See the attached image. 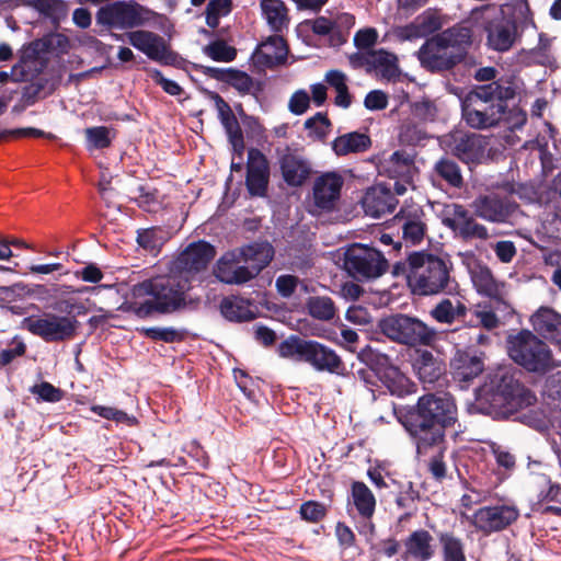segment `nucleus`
I'll use <instances>...</instances> for the list:
<instances>
[{"label": "nucleus", "instance_id": "de8ad7c7", "mask_svg": "<svg viewBox=\"0 0 561 561\" xmlns=\"http://www.w3.org/2000/svg\"><path fill=\"white\" fill-rule=\"evenodd\" d=\"M309 314L316 319L329 321L335 316V307L329 297H311L307 302Z\"/></svg>", "mask_w": 561, "mask_h": 561}, {"label": "nucleus", "instance_id": "a878e982", "mask_svg": "<svg viewBox=\"0 0 561 561\" xmlns=\"http://www.w3.org/2000/svg\"><path fill=\"white\" fill-rule=\"evenodd\" d=\"M209 96L216 104L220 122L228 135L233 151L241 156L244 150V138L237 117L229 104L217 92H209Z\"/></svg>", "mask_w": 561, "mask_h": 561}, {"label": "nucleus", "instance_id": "9d476101", "mask_svg": "<svg viewBox=\"0 0 561 561\" xmlns=\"http://www.w3.org/2000/svg\"><path fill=\"white\" fill-rule=\"evenodd\" d=\"M343 267L356 280L359 276L378 278L388 270L389 264L377 249L356 243L345 251Z\"/></svg>", "mask_w": 561, "mask_h": 561}, {"label": "nucleus", "instance_id": "393cba45", "mask_svg": "<svg viewBox=\"0 0 561 561\" xmlns=\"http://www.w3.org/2000/svg\"><path fill=\"white\" fill-rule=\"evenodd\" d=\"M377 168L380 175L413 182L415 173L414 156L405 150H397L388 158L380 160Z\"/></svg>", "mask_w": 561, "mask_h": 561}, {"label": "nucleus", "instance_id": "ddd939ff", "mask_svg": "<svg viewBox=\"0 0 561 561\" xmlns=\"http://www.w3.org/2000/svg\"><path fill=\"white\" fill-rule=\"evenodd\" d=\"M26 329L46 342H59L71 339L77 329V321L69 317L46 314L42 318L27 319Z\"/></svg>", "mask_w": 561, "mask_h": 561}, {"label": "nucleus", "instance_id": "79ce46f5", "mask_svg": "<svg viewBox=\"0 0 561 561\" xmlns=\"http://www.w3.org/2000/svg\"><path fill=\"white\" fill-rule=\"evenodd\" d=\"M435 173L449 186L460 188L463 186L461 170L456 161L448 157L440 158L434 165Z\"/></svg>", "mask_w": 561, "mask_h": 561}, {"label": "nucleus", "instance_id": "603ef678", "mask_svg": "<svg viewBox=\"0 0 561 561\" xmlns=\"http://www.w3.org/2000/svg\"><path fill=\"white\" fill-rule=\"evenodd\" d=\"M145 335L165 343L181 342L185 339V332L174 328H147L142 330Z\"/></svg>", "mask_w": 561, "mask_h": 561}, {"label": "nucleus", "instance_id": "2f4dec72", "mask_svg": "<svg viewBox=\"0 0 561 561\" xmlns=\"http://www.w3.org/2000/svg\"><path fill=\"white\" fill-rule=\"evenodd\" d=\"M255 249L253 247H242L240 249H233L224 253L216 262L213 273L216 280H228L229 276L232 275L238 264L242 263L243 256L255 255Z\"/></svg>", "mask_w": 561, "mask_h": 561}, {"label": "nucleus", "instance_id": "a19ab883", "mask_svg": "<svg viewBox=\"0 0 561 561\" xmlns=\"http://www.w3.org/2000/svg\"><path fill=\"white\" fill-rule=\"evenodd\" d=\"M442 547V561H467L462 540L450 531L438 534Z\"/></svg>", "mask_w": 561, "mask_h": 561}, {"label": "nucleus", "instance_id": "13d9d810", "mask_svg": "<svg viewBox=\"0 0 561 561\" xmlns=\"http://www.w3.org/2000/svg\"><path fill=\"white\" fill-rule=\"evenodd\" d=\"M433 449H436L437 454L430 460L428 470L436 480L442 481L447 476V466L444 461L445 443L442 447H434Z\"/></svg>", "mask_w": 561, "mask_h": 561}, {"label": "nucleus", "instance_id": "3c124183", "mask_svg": "<svg viewBox=\"0 0 561 561\" xmlns=\"http://www.w3.org/2000/svg\"><path fill=\"white\" fill-rule=\"evenodd\" d=\"M88 148L105 149L112 144L110 128L106 126L89 127L84 130Z\"/></svg>", "mask_w": 561, "mask_h": 561}, {"label": "nucleus", "instance_id": "37998d69", "mask_svg": "<svg viewBox=\"0 0 561 561\" xmlns=\"http://www.w3.org/2000/svg\"><path fill=\"white\" fill-rule=\"evenodd\" d=\"M24 3L54 22L67 15V5L61 0H24Z\"/></svg>", "mask_w": 561, "mask_h": 561}, {"label": "nucleus", "instance_id": "dca6fc26", "mask_svg": "<svg viewBox=\"0 0 561 561\" xmlns=\"http://www.w3.org/2000/svg\"><path fill=\"white\" fill-rule=\"evenodd\" d=\"M270 183V163L265 154L251 148L248 151L245 186L251 196L264 197Z\"/></svg>", "mask_w": 561, "mask_h": 561}, {"label": "nucleus", "instance_id": "69168bd1", "mask_svg": "<svg viewBox=\"0 0 561 561\" xmlns=\"http://www.w3.org/2000/svg\"><path fill=\"white\" fill-rule=\"evenodd\" d=\"M445 284L446 283H408V286L414 296H428L443 291Z\"/></svg>", "mask_w": 561, "mask_h": 561}, {"label": "nucleus", "instance_id": "aec40b11", "mask_svg": "<svg viewBox=\"0 0 561 561\" xmlns=\"http://www.w3.org/2000/svg\"><path fill=\"white\" fill-rule=\"evenodd\" d=\"M278 163L283 180L290 187L302 186L312 173L310 161L289 147L279 154Z\"/></svg>", "mask_w": 561, "mask_h": 561}, {"label": "nucleus", "instance_id": "a211bd4d", "mask_svg": "<svg viewBox=\"0 0 561 561\" xmlns=\"http://www.w3.org/2000/svg\"><path fill=\"white\" fill-rule=\"evenodd\" d=\"M443 224L465 241L486 240L489 232L485 226L476 221L469 210L462 205L455 204L450 216L443 219Z\"/></svg>", "mask_w": 561, "mask_h": 561}, {"label": "nucleus", "instance_id": "f704fd0d", "mask_svg": "<svg viewBox=\"0 0 561 561\" xmlns=\"http://www.w3.org/2000/svg\"><path fill=\"white\" fill-rule=\"evenodd\" d=\"M454 377L459 381H470L483 370V363L477 356L457 353L450 363Z\"/></svg>", "mask_w": 561, "mask_h": 561}, {"label": "nucleus", "instance_id": "f03ea898", "mask_svg": "<svg viewBox=\"0 0 561 561\" xmlns=\"http://www.w3.org/2000/svg\"><path fill=\"white\" fill-rule=\"evenodd\" d=\"M499 70L492 66L476 70L474 84L461 99V116L465 123L478 130L495 128L513 113L511 104L518 95V85L514 77L496 78Z\"/></svg>", "mask_w": 561, "mask_h": 561}, {"label": "nucleus", "instance_id": "680f3d73", "mask_svg": "<svg viewBox=\"0 0 561 561\" xmlns=\"http://www.w3.org/2000/svg\"><path fill=\"white\" fill-rule=\"evenodd\" d=\"M378 39V33L375 28L368 27L359 30L355 33L354 45L358 49H368L373 47Z\"/></svg>", "mask_w": 561, "mask_h": 561}, {"label": "nucleus", "instance_id": "c9c22d12", "mask_svg": "<svg viewBox=\"0 0 561 561\" xmlns=\"http://www.w3.org/2000/svg\"><path fill=\"white\" fill-rule=\"evenodd\" d=\"M219 308L222 317L229 321L243 322L255 317L249 300L236 296L224 298Z\"/></svg>", "mask_w": 561, "mask_h": 561}, {"label": "nucleus", "instance_id": "b1692460", "mask_svg": "<svg viewBox=\"0 0 561 561\" xmlns=\"http://www.w3.org/2000/svg\"><path fill=\"white\" fill-rule=\"evenodd\" d=\"M306 363L317 371L335 375H344L346 369L341 356L334 350L314 340H311Z\"/></svg>", "mask_w": 561, "mask_h": 561}, {"label": "nucleus", "instance_id": "5701e85b", "mask_svg": "<svg viewBox=\"0 0 561 561\" xmlns=\"http://www.w3.org/2000/svg\"><path fill=\"white\" fill-rule=\"evenodd\" d=\"M398 205V199L390 187L376 185L369 187L362 198V206L366 215L380 218L391 214Z\"/></svg>", "mask_w": 561, "mask_h": 561}, {"label": "nucleus", "instance_id": "1a4fd4ad", "mask_svg": "<svg viewBox=\"0 0 561 561\" xmlns=\"http://www.w3.org/2000/svg\"><path fill=\"white\" fill-rule=\"evenodd\" d=\"M357 358L377 370L380 381L392 396L403 398L416 392L415 382L397 366L390 364L387 355L367 345L358 352Z\"/></svg>", "mask_w": 561, "mask_h": 561}, {"label": "nucleus", "instance_id": "0e129e2a", "mask_svg": "<svg viewBox=\"0 0 561 561\" xmlns=\"http://www.w3.org/2000/svg\"><path fill=\"white\" fill-rule=\"evenodd\" d=\"M310 104V96L305 90L296 91L289 100V111L295 115L304 114Z\"/></svg>", "mask_w": 561, "mask_h": 561}, {"label": "nucleus", "instance_id": "4468645a", "mask_svg": "<svg viewBox=\"0 0 561 561\" xmlns=\"http://www.w3.org/2000/svg\"><path fill=\"white\" fill-rule=\"evenodd\" d=\"M193 68L208 78L229 84L242 95L252 93L256 98L262 91L261 83L255 82L245 71L236 68H216L199 64H193Z\"/></svg>", "mask_w": 561, "mask_h": 561}, {"label": "nucleus", "instance_id": "774afa93", "mask_svg": "<svg viewBox=\"0 0 561 561\" xmlns=\"http://www.w3.org/2000/svg\"><path fill=\"white\" fill-rule=\"evenodd\" d=\"M548 199L553 204L556 211L561 214V173H558L550 182L547 191Z\"/></svg>", "mask_w": 561, "mask_h": 561}, {"label": "nucleus", "instance_id": "4c0bfd02", "mask_svg": "<svg viewBox=\"0 0 561 561\" xmlns=\"http://www.w3.org/2000/svg\"><path fill=\"white\" fill-rule=\"evenodd\" d=\"M13 273L19 275H33V276H69L71 273L61 263H27L21 264L14 262L12 265Z\"/></svg>", "mask_w": 561, "mask_h": 561}, {"label": "nucleus", "instance_id": "4be33fe9", "mask_svg": "<svg viewBox=\"0 0 561 561\" xmlns=\"http://www.w3.org/2000/svg\"><path fill=\"white\" fill-rule=\"evenodd\" d=\"M248 247L255 249V255L243 256V265L238 264L229 280H252L266 267L273 259L274 249L268 243H252Z\"/></svg>", "mask_w": 561, "mask_h": 561}, {"label": "nucleus", "instance_id": "7c9ffc66", "mask_svg": "<svg viewBox=\"0 0 561 561\" xmlns=\"http://www.w3.org/2000/svg\"><path fill=\"white\" fill-rule=\"evenodd\" d=\"M413 369L421 382L432 385L444 374V367L434 355L426 350L417 351L413 362Z\"/></svg>", "mask_w": 561, "mask_h": 561}, {"label": "nucleus", "instance_id": "ea45409f", "mask_svg": "<svg viewBox=\"0 0 561 561\" xmlns=\"http://www.w3.org/2000/svg\"><path fill=\"white\" fill-rule=\"evenodd\" d=\"M261 8L273 32L278 33L287 27L289 23L287 8L282 0H262Z\"/></svg>", "mask_w": 561, "mask_h": 561}, {"label": "nucleus", "instance_id": "39448f33", "mask_svg": "<svg viewBox=\"0 0 561 561\" xmlns=\"http://www.w3.org/2000/svg\"><path fill=\"white\" fill-rule=\"evenodd\" d=\"M186 283H138L133 287L128 309L139 317L170 313L185 305Z\"/></svg>", "mask_w": 561, "mask_h": 561}, {"label": "nucleus", "instance_id": "c85d7f7f", "mask_svg": "<svg viewBox=\"0 0 561 561\" xmlns=\"http://www.w3.org/2000/svg\"><path fill=\"white\" fill-rule=\"evenodd\" d=\"M534 329L552 342L561 344V316L548 307H541L533 317Z\"/></svg>", "mask_w": 561, "mask_h": 561}, {"label": "nucleus", "instance_id": "052dcab7", "mask_svg": "<svg viewBox=\"0 0 561 561\" xmlns=\"http://www.w3.org/2000/svg\"><path fill=\"white\" fill-rule=\"evenodd\" d=\"M46 80L39 79L36 82H32L23 87L21 100L24 103V106H31L37 102L42 91L46 87Z\"/></svg>", "mask_w": 561, "mask_h": 561}, {"label": "nucleus", "instance_id": "864d4df0", "mask_svg": "<svg viewBox=\"0 0 561 561\" xmlns=\"http://www.w3.org/2000/svg\"><path fill=\"white\" fill-rule=\"evenodd\" d=\"M149 77L162 88V90L173 96L181 95L183 93V89L175 81L164 78L163 73L156 68L147 69Z\"/></svg>", "mask_w": 561, "mask_h": 561}, {"label": "nucleus", "instance_id": "423d86ee", "mask_svg": "<svg viewBox=\"0 0 561 561\" xmlns=\"http://www.w3.org/2000/svg\"><path fill=\"white\" fill-rule=\"evenodd\" d=\"M472 22L486 34V46L495 51H508L517 38V24L494 4H485L471 11Z\"/></svg>", "mask_w": 561, "mask_h": 561}, {"label": "nucleus", "instance_id": "bf43d9fd", "mask_svg": "<svg viewBox=\"0 0 561 561\" xmlns=\"http://www.w3.org/2000/svg\"><path fill=\"white\" fill-rule=\"evenodd\" d=\"M325 514V506L314 501L306 502L300 506L301 517L311 523L320 522Z\"/></svg>", "mask_w": 561, "mask_h": 561}, {"label": "nucleus", "instance_id": "c756f323", "mask_svg": "<svg viewBox=\"0 0 561 561\" xmlns=\"http://www.w3.org/2000/svg\"><path fill=\"white\" fill-rule=\"evenodd\" d=\"M170 239L171 233L168 229L152 226L138 229L136 242L142 251L156 257Z\"/></svg>", "mask_w": 561, "mask_h": 561}, {"label": "nucleus", "instance_id": "0eeeda50", "mask_svg": "<svg viewBox=\"0 0 561 561\" xmlns=\"http://www.w3.org/2000/svg\"><path fill=\"white\" fill-rule=\"evenodd\" d=\"M507 352L528 371L546 373L556 366L547 344L528 330L507 337Z\"/></svg>", "mask_w": 561, "mask_h": 561}, {"label": "nucleus", "instance_id": "7ed1b4c3", "mask_svg": "<svg viewBox=\"0 0 561 561\" xmlns=\"http://www.w3.org/2000/svg\"><path fill=\"white\" fill-rule=\"evenodd\" d=\"M400 423L413 437L419 455H427L445 443V430L457 422V407L448 393H426Z\"/></svg>", "mask_w": 561, "mask_h": 561}, {"label": "nucleus", "instance_id": "a18cd8bd", "mask_svg": "<svg viewBox=\"0 0 561 561\" xmlns=\"http://www.w3.org/2000/svg\"><path fill=\"white\" fill-rule=\"evenodd\" d=\"M203 53L217 62H231L237 58V48L224 39H215L203 48Z\"/></svg>", "mask_w": 561, "mask_h": 561}, {"label": "nucleus", "instance_id": "6e6d98bb", "mask_svg": "<svg viewBox=\"0 0 561 561\" xmlns=\"http://www.w3.org/2000/svg\"><path fill=\"white\" fill-rule=\"evenodd\" d=\"M426 226L419 219H409L402 227L403 238L413 244L420 243L425 234Z\"/></svg>", "mask_w": 561, "mask_h": 561}, {"label": "nucleus", "instance_id": "cd10ccee", "mask_svg": "<svg viewBox=\"0 0 561 561\" xmlns=\"http://www.w3.org/2000/svg\"><path fill=\"white\" fill-rule=\"evenodd\" d=\"M439 38L445 42L447 48H449L455 55H460V61L462 62L468 50L473 43V32L470 27L462 24H455L439 33Z\"/></svg>", "mask_w": 561, "mask_h": 561}, {"label": "nucleus", "instance_id": "5fc2aeb1", "mask_svg": "<svg viewBox=\"0 0 561 561\" xmlns=\"http://www.w3.org/2000/svg\"><path fill=\"white\" fill-rule=\"evenodd\" d=\"M432 254L426 253L424 251L412 252L409 254L407 261L409 265V272L412 274L414 278L420 279L421 274L424 273V268H426L427 263L431 259Z\"/></svg>", "mask_w": 561, "mask_h": 561}, {"label": "nucleus", "instance_id": "49530a36", "mask_svg": "<svg viewBox=\"0 0 561 561\" xmlns=\"http://www.w3.org/2000/svg\"><path fill=\"white\" fill-rule=\"evenodd\" d=\"M397 56L385 49L370 50V67L379 70L385 77L394 76L398 70Z\"/></svg>", "mask_w": 561, "mask_h": 561}, {"label": "nucleus", "instance_id": "58836bf2", "mask_svg": "<svg viewBox=\"0 0 561 561\" xmlns=\"http://www.w3.org/2000/svg\"><path fill=\"white\" fill-rule=\"evenodd\" d=\"M352 501L356 511L363 518H371L376 508V499L373 492L364 482H353Z\"/></svg>", "mask_w": 561, "mask_h": 561}, {"label": "nucleus", "instance_id": "e433bc0d", "mask_svg": "<svg viewBox=\"0 0 561 561\" xmlns=\"http://www.w3.org/2000/svg\"><path fill=\"white\" fill-rule=\"evenodd\" d=\"M310 344L311 340L289 335L278 344L277 353L282 358L306 363Z\"/></svg>", "mask_w": 561, "mask_h": 561}, {"label": "nucleus", "instance_id": "bb28decb", "mask_svg": "<svg viewBox=\"0 0 561 561\" xmlns=\"http://www.w3.org/2000/svg\"><path fill=\"white\" fill-rule=\"evenodd\" d=\"M404 561H430L435 556L434 537L425 529L412 531L403 541Z\"/></svg>", "mask_w": 561, "mask_h": 561}, {"label": "nucleus", "instance_id": "f3484780", "mask_svg": "<svg viewBox=\"0 0 561 561\" xmlns=\"http://www.w3.org/2000/svg\"><path fill=\"white\" fill-rule=\"evenodd\" d=\"M474 214L490 222H507L518 208L508 197L497 194L479 196L473 202Z\"/></svg>", "mask_w": 561, "mask_h": 561}, {"label": "nucleus", "instance_id": "338daca9", "mask_svg": "<svg viewBox=\"0 0 561 561\" xmlns=\"http://www.w3.org/2000/svg\"><path fill=\"white\" fill-rule=\"evenodd\" d=\"M425 138V133L414 124L404 125L400 131V140L408 145H416Z\"/></svg>", "mask_w": 561, "mask_h": 561}, {"label": "nucleus", "instance_id": "9b49d317", "mask_svg": "<svg viewBox=\"0 0 561 561\" xmlns=\"http://www.w3.org/2000/svg\"><path fill=\"white\" fill-rule=\"evenodd\" d=\"M217 250L206 240L188 243L178 256L167 263L169 277H181L184 274H197L205 271L215 259Z\"/></svg>", "mask_w": 561, "mask_h": 561}, {"label": "nucleus", "instance_id": "72a5a7b5", "mask_svg": "<svg viewBox=\"0 0 561 561\" xmlns=\"http://www.w3.org/2000/svg\"><path fill=\"white\" fill-rule=\"evenodd\" d=\"M264 50L259 54V60L267 68H273L286 62L288 45L283 36L272 35L261 45Z\"/></svg>", "mask_w": 561, "mask_h": 561}, {"label": "nucleus", "instance_id": "2eb2a0df", "mask_svg": "<svg viewBox=\"0 0 561 561\" xmlns=\"http://www.w3.org/2000/svg\"><path fill=\"white\" fill-rule=\"evenodd\" d=\"M449 149L460 161L479 163L485 157L489 138L476 133L456 131L450 134Z\"/></svg>", "mask_w": 561, "mask_h": 561}, {"label": "nucleus", "instance_id": "4d7b16f0", "mask_svg": "<svg viewBox=\"0 0 561 561\" xmlns=\"http://www.w3.org/2000/svg\"><path fill=\"white\" fill-rule=\"evenodd\" d=\"M31 392L47 402H58L64 394L62 390L46 381L33 386Z\"/></svg>", "mask_w": 561, "mask_h": 561}, {"label": "nucleus", "instance_id": "8fccbe9b", "mask_svg": "<svg viewBox=\"0 0 561 561\" xmlns=\"http://www.w3.org/2000/svg\"><path fill=\"white\" fill-rule=\"evenodd\" d=\"M419 280H449V271L446 262L432 254Z\"/></svg>", "mask_w": 561, "mask_h": 561}, {"label": "nucleus", "instance_id": "e2e57ef3", "mask_svg": "<svg viewBox=\"0 0 561 561\" xmlns=\"http://www.w3.org/2000/svg\"><path fill=\"white\" fill-rule=\"evenodd\" d=\"M364 105L369 111L385 110L388 106V95L381 90H373L366 94Z\"/></svg>", "mask_w": 561, "mask_h": 561}, {"label": "nucleus", "instance_id": "f257e3e1", "mask_svg": "<svg viewBox=\"0 0 561 561\" xmlns=\"http://www.w3.org/2000/svg\"><path fill=\"white\" fill-rule=\"evenodd\" d=\"M167 22L164 14L158 13L135 0H117L99 8L95 14V31L99 35L111 32L117 41H124L145 54L150 60L162 66L182 68L185 59L172 50L167 41L159 34L135 30L144 26L162 30Z\"/></svg>", "mask_w": 561, "mask_h": 561}, {"label": "nucleus", "instance_id": "6e6552de", "mask_svg": "<svg viewBox=\"0 0 561 561\" xmlns=\"http://www.w3.org/2000/svg\"><path fill=\"white\" fill-rule=\"evenodd\" d=\"M378 328L388 339L408 346H430L435 340L437 332L415 317L402 313L382 318Z\"/></svg>", "mask_w": 561, "mask_h": 561}, {"label": "nucleus", "instance_id": "6ab92c4d", "mask_svg": "<svg viewBox=\"0 0 561 561\" xmlns=\"http://www.w3.org/2000/svg\"><path fill=\"white\" fill-rule=\"evenodd\" d=\"M518 517V511L514 506H485L474 512L472 524L476 528L492 533L504 529Z\"/></svg>", "mask_w": 561, "mask_h": 561}, {"label": "nucleus", "instance_id": "c03bdc74", "mask_svg": "<svg viewBox=\"0 0 561 561\" xmlns=\"http://www.w3.org/2000/svg\"><path fill=\"white\" fill-rule=\"evenodd\" d=\"M466 307L456 300L443 299L431 311V316L439 323L451 324L458 316L465 314Z\"/></svg>", "mask_w": 561, "mask_h": 561}, {"label": "nucleus", "instance_id": "473e14b6", "mask_svg": "<svg viewBox=\"0 0 561 561\" xmlns=\"http://www.w3.org/2000/svg\"><path fill=\"white\" fill-rule=\"evenodd\" d=\"M371 147V139L367 134L351 131L336 137L332 141V150L339 157L350 153H360Z\"/></svg>", "mask_w": 561, "mask_h": 561}, {"label": "nucleus", "instance_id": "f8f14e48", "mask_svg": "<svg viewBox=\"0 0 561 561\" xmlns=\"http://www.w3.org/2000/svg\"><path fill=\"white\" fill-rule=\"evenodd\" d=\"M422 68L432 73L453 70L461 64L460 55H455L437 34L427 38L416 53Z\"/></svg>", "mask_w": 561, "mask_h": 561}, {"label": "nucleus", "instance_id": "09e8293b", "mask_svg": "<svg viewBox=\"0 0 561 561\" xmlns=\"http://www.w3.org/2000/svg\"><path fill=\"white\" fill-rule=\"evenodd\" d=\"M332 126L327 113L318 112L305 122V129L309 130V136L316 140H324Z\"/></svg>", "mask_w": 561, "mask_h": 561}, {"label": "nucleus", "instance_id": "20e7f679", "mask_svg": "<svg viewBox=\"0 0 561 561\" xmlns=\"http://www.w3.org/2000/svg\"><path fill=\"white\" fill-rule=\"evenodd\" d=\"M524 374L512 365L500 366L483 386L486 400L494 408L513 412L536 402L535 393L523 382Z\"/></svg>", "mask_w": 561, "mask_h": 561}, {"label": "nucleus", "instance_id": "412c9836", "mask_svg": "<svg viewBox=\"0 0 561 561\" xmlns=\"http://www.w3.org/2000/svg\"><path fill=\"white\" fill-rule=\"evenodd\" d=\"M343 184L344 179L336 172H327L318 176L312 188L314 205L325 211L335 209Z\"/></svg>", "mask_w": 561, "mask_h": 561}]
</instances>
